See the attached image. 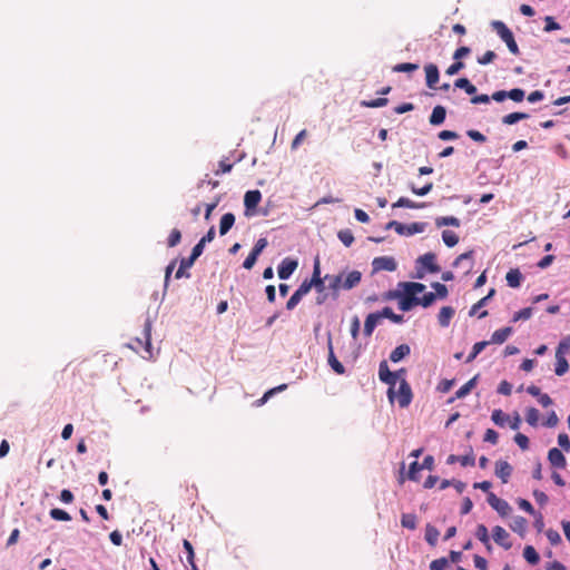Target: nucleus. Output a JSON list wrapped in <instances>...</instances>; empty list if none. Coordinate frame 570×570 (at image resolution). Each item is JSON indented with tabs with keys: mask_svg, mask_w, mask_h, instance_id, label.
<instances>
[{
	"mask_svg": "<svg viewBox=\"0 0 570 570\" xmlns=\"http://www.w3.org/2000/svg\"><path fill=\"white\" fill-rule=\"evenodd\" d=\"M404 293L400 295L399 307L403 312H407L417 305V294L425 291V285L416 282H406L401 284Z\"/></svg>",
	"mask_w": 570,
	"mask_h": 570,
	"instance_id": "obj_1",
	"label": "nucleus"
},
{
	"mask_svg": "<svg viewBox=\"0 0 570 570\" xmlns=\"http://www.w3.org/2000/svg\"><path fill=\"white\" fill-rule=\"evenodd\" d=\"M128 346L136 353L140 354L142 358L149 360L153 357L151 351V322L146 320L144 325L142 338H134Z\"/></svg>",
	"mask_w": 570,
	"mask_h": 570,
	"instance_id": "obj_2",
	"label": "nucleus"
},
{
	"mask_svg": "<svg viewBox=\"0 0 570 570\" xmlns=\"http://www.w3.org/2000/svg\"><path fill=\"white\" fill-rule=\"evenodd\" d=\"M493 29L497 31L498 36L505 42L509 51L512 55L518 56L520 53L518 43L514 40L512 31L505 26L502 21H493Z\"/></svg>",
	"mask_w": 570,
	"mask_h": 570,
	"instance_id": "obj_3",
	"label": "nucleus"
},
{
	"mask_svg": "<svg viewBox=\"0 0 570 570\" xmlns=\"http://www.w3.org/2000/svg\"><path fill=\"white\" fill-rule=\"evenodd\" d=\"M379 377L383 383L390 385L387 394H389V399L392 401L393 394H394V386L397 381V374H394L393 372L390 371L386 361H382L380 363Z\"/></svg>",
	"mask_w": 570,
	"mask_h": 570,
	"instance_id": "obj_4",
	"label": "nucleus"
},
{
	"mask_svg": "<svg viewBox=\"0 0 570 570\" xmlns=\"http://www.w3.org/2000/svg\"><path fill=\"white\" fill-rule=\"evenodd\" d=\"M425 226V223H412L410 225H403L396 220H392L386 225V228H394V230L400 235H413L424 232Z\"/></svg>",
	"mask_w": 570,
	"mask_h": 570,
	"instance_id": "obj_5",
	"label": "nucleus"
},
{
	"mask_svg": "<svg viewBox=\"0 0 570 570\" xmlns=\"http://www.w3.org/2000/svg\"><path fill=\"white\" fill-rule=\"evenodd\" d=\"M373 272H381V271H387V272H394L397 267L396 262L391 256H380L375 257L372 262Z\"/></svg>",
	"mask_w": 570,
	"mask_h": 570,
	"instance_id": "obj_6",
	"label": "nucleus"
},
{
	"mask_svg": "<svg viewBox=\"0 0 570 570\" xmlns=\"http://www.w3.org/2000/svg\"><path fill=\"white\" fill-rule=\"evenodd\" d=\"M488 503L494 509L501 517H505L511 511V507L509 503L498 498L493 492H489L488 494Z\"/></svg>",
	"mask_w": 570,
	"mask_h": 570,
	"instance_id": "obj_7",
	"label": "nucleus"
},
{
	"mask_svg": "<svg viewBox=\"0 0 570 570\" xmlns=\"http://www.w3.org/2000/svg\"><path fill=\"white\" fill-rule=\"evenodd\" d=\"M412 390L410 384L405 379H402L400 382L399 391H397V403L401 407H406L410 405L412 401Z\"/></svg>",
	"mask_w": 570,
	"mask_h": 570,
	"instance_id": "obj_8",
	"label": "nucleus"
},
{
	"mask_svg": "<svg viewBox=\"0 0 570 570\" xmlns=\"http://www.w3.org/2000/svg\"><path fill=\"white\" fill-rule=\"evenodd\" d=\"M492 537H493V540L497 544L501 546L502 548H504L505 550H509L511 549L512 547V543L511 541L509 540L510 539V534L507 532V530L504 528H502L501 525H495L493 529H492Z\"/></svg>",
	"mask_w": 570,
	"mask_h": 570,
	"instance_id": "obj_9",
	"label": "nucleus"
},
{
	"mask_svg": "<svg viewBox=\"0 0 570 570\" xmlns=\"http://www.w3.org/2000/svg\"><path fill=\"white\" fill-rule=\"evenodd\" d=\"M298 266V263L296 259H293V258H289V257H286L284 258L279 266H278V277L281 279H287L291 277V275L295 272V269L297 268Z\"/></svg>",
	"mask_w": 570,
	"mask_h": 570,
	"instance_id": "obj_10",
	"label": "nucleus"
},
{
	"mask_svg": "<svg viewBox=\"0 0 570 570\" xmlns=\"http://www.w3.org/2000/svg\"><path fill=\"white\" fill-rule=\"evenodd\" d=\"M566 352L558 346L556 351V367L554 372L558 376L566 374L569 370V363L564 356Z\"/></svg>",
	"mask_w": 570,
	"mask_h": 570,
	"instance_id": "obj_11",
	"label": "nucleus"
},
{
	"mask_svg": "<svg viewBox=\"0 0 570 570\" xmlns=\"http://www.w3.org/2000/svg\"><path fill=\"white\" fill-rule=\"evenodd\" d=\"M548 460H549L550 464L554 468H558V469L566 468V464H567L566 458H564L563 453L557 448H552L549 450Z\"/></svg>",
	"mask_w": 570,
	"mask_h": 570,
	"instance_id": "obj_12",
	"label": "nucleus"
},
{
	"mask_svg": "<svg viewBox=\"0 0 570 570\" xmlns=\"http://www.w3.org/2000/svg\"><path fill=\"white\" fill-rule=\"evenodd\" d=\"M262 199V194L259 190H248L244 196V205L246 208V215L248 212L256 208Z\"/></svg>",
	"mask_w": 570,
	"mask_h": 570,
	"instance_id": "obj_13",
	"label": "nucleus"
},
{
	"mask_svg": "<svg viewBox=\"0 0 570 570\" xmlns=\"http://www.w3.org/2000/svg\"><path fill=\"white\" fill-rule=\"evenodd\" d=\"M436 256L433 253H426L417 258V263L431 273L440 272V266L435 263Z\"/></svg>",
	"mask_w": 570,
	"mask_h": 570,
	"instance_id": "obj_14",
	"label": "nucleus"
},
{
	"mask_svg": "<svg viewBox=\"0 0 570 570\" xmlns=\"http://www.w3.org/2000/svg\"><path fill=\"white\" fill-rule=\"evenodd\" d=\"M495 474L503 483H507L512 474V466L509 462L500 460L495 463Z\"/></svg>",
	"mask_w": 570,
	"mask_h": 570,
	"instance_id": "obj_15",
	"label": "nucleus"
},
{
	"mask_svg": "<svg viewBox=\"0 0 570 570\" xmlns=\"http://www.w3.org/2000/svg\"><path fill=\"white\" fill-rule=\"evenodd\" d=\"M328 364L330 366L332 367V370L338 374V375H343L345 373V367L343 366V364L336 358L335 354H334V351H333V345H332V340L328 338Z\"/></svg>",
	"mask_w": 570,
	"mask_h": 570,
	"instance_id": "obj_16",
	"label": "nucleus"
},
{
	"mask_svg": "<svg viewBox=\"0 0 570 570\" xmlns=\"http://www.w3.org/2000/svg\"><path fill=\"white\" fill-rule=\"evenodd\" d=\"M424 69L426 76V86L429 88H434L440 77L438 67L434 63H429Z\"/></svg>",
	"mask_w": 570,
	"mask_h": 570,
	"instance_id": "obj_17",
	"label": "nucleus"
},
{
	"mask_svg": "<svg viewBox=\"0 0 570 570\" xmlns=\"http://www.w3.org/2000/svg\"><path fill=\"white\" fill-rule=\"evenodd\" d=\"M362 274L358 271H352L346 276L343 275V289H352L360 284Z\"/></svg>",
	"mask_w": 570,
	"mask_h": 570,
	"instance_id": "obj_18",
	"label": "nucleus"
},
{
	"mask_svg": "<svg viewBox=\"0 0 570 570\" xmlns=\"http://www.w3.org/2000/svg\"><path fill=\"white\" fill-rule=\"evenodd\" d=\"M455 314V311L451 306H443L439 314H438V321L440 326L448 327L450 325L451 320L453 318Z\"/></svg>",
	"mask_w": 570,
	"mask_h": 570,
	"instance_id": "obj_19",
	"label": "nucleus"
},
{
	"mask_svg": "<svg viewBox=\"0 0 570 570\" xmlns=\"http://www.w3.org/2000/svg\"><path fill=\"white\" fill-rule=\"evenodd\" d=\"M382 318L381 313H371L366 316L365 323H364V334L366 336H371L374 328L376 327L377 323Z\"/></svg>",
	"mask_w": 570,
	"mask_h": 570,
	"instance_id": "obj_20",
	"label": "nucleus"
},
{
	"mask_svg": "<svg viewBox=\"0 0 570 570\" xmlns=\"http://www.w3.org/2000/svg\"><path fill=\"white\" fill-rule=\"evenodd\" d=\"M411 352V348L407 344H401L396 346L390 354V360L393 363H397L402 361L405 356H407Z\"/></svg>",
	"mask_w": 570,
	"mask_h": 570,
	"instance_id": "obj_21",
	"label": "nucleus"
},
{
	"mask_svg": "<svg viewBox=\"0 0 570 570\" xmlns=\"http://www.w3.org/2000/svg\"><path fill=\"white\" fill-rule=\"evenodd\" d=\"M235 224V215L233 213H226L222 216L219 222V234L226 235Z\"/></svg>",
	"mask_w": 570,
	"mask_h": 570,
	"instance_id": "obj_22",
	"label": "nucleus"
},
{
	"mask_svg": "<svg viewBox=\"0 0 570 570\" xmlns=\"http://www.w3.org/2000/svg\"><path fill=\"white\" fill-rule=\"evenodd\" d=\"M455 462H460L462 466H468V465L473 466L475 463V458L472 453L468 454V455H463V456H458L454 454H451L448 456V459H446L448 464H454Z\"/></svg>",
	"mask_w": 570,
	"mask_h": 570,
	"instance_id": "obj_23",
	"label": "nucleus"
},
{
	"mask_svg": "<svg viewBox=\"0 0 570 570\" xmlns=\"http://www.w3.org/2000/svg\"><path fill=\"white\" fill-rule=\"evenodd\" d=\"M446 110L443 106H435L432 110V114L430 116V124L433 126H438L443 124L445 120Z\"/></svg>",
	"mask_w": 570,
	"mask_h": 570,
	"instance_id": "obj_24",
	"label": "nucleus"
},
{
	"mask_svg": "<svg viewBox=\"0 0 570 570\" xmlns=\"http://www.w3.org/2000/svg\"><path fill=\"white\" fill-rule=\"evenodd\" d=\"M511 333H512V327H502L500 330H497L495 332H493L489 344L490 343L502 344L508 340V337L511 335Z\"/></svg>",
	"mask_w": 570,
	"mask_h": 570,
	"instance_id": "obj_25",
	"label": "nucleus"
},
{
	"mask_svg": "<svg viewBox=\"0 0 570 570\" xmlns=\"http://www.w3.org/2000/svg\"><path fill=\"white\" fill-rule=\"evenodd\" d=\"M522 278L523 276L518 268L510 269L505 275L508 285L513 288L520 286Z\"/></svg>",
	"mask_w": 570,
	"mask_h": 570,
	"instance_id": "obj_26",
	"label": "nucleus"
},
{
	"mask_svg": "<svg viewBox=\"0 0 570 570\" xmlns=\"http://www.w3.org/2000/svg\"><path fill=\"white\" fill-rule=\"evenodd\" d=\"M479 375L473 376L471 380H469L465 384H463L456 392H455V399H463L465 397L472 389L476 385Z\"/></svg>",
	"mask_w": 570,
	"mask_h": 570,
	"instance_id": "obj_27",
	"label": "nucleus"
},
{
	"mask_svg": "<svg viewBox=\"0 0 570 570\" xmlns=\"http://www.w3.org/2000/svg\"><path fill=\"white\" fill-rule=\"evenodd\" d=\"M456 88L463 89L468 95H474L476 87L470 82L468 78H459L454 81Z\"/></svg>",
	"mask_w": 570,
	"mask_h": 570,
	"instance_id": "obj_28",
	"label": "nucleus"
},
{
	"mask_svg": "<svg viewBox=\"0 0 570 570\" xmlns=\"http://www.w3.org/2000/svg\"><path fill=\"white\" fill-rule=\"evenodd\" d=\"M527 118H529L528 114L515 111V112H511L509 115H505L502 118V122L504 125H513V124H515V122H518L520 120L527 119Z\"/></svg>",
	"mask_w": 570,
	"mask_h": 570,
	"instance_id": "obj_29",
	"label": "nucleus"
},
{
	"mask_svg": "<svg viewBox=\"0 0 570 570\" xmlns=\"http://www.w3.org/2000/svg\"><path fill=\"white\" fill-rule=\"evenodd\" d=\"M439 535H440V532L435 527H433L431 524L426 525L425 540L429 544L434 547L438 543Z\"/></svg>",
	"mask_w": 570,
	"mask_h": 570,
	"instance_id": "obj_30",
	"label": "nucleus"
},
{
	"mask_svg": "<svg viewBox=\"0 0 570 570\" xmlns=\"http://www.w3.org/2000/svg\"><path fill=\"white\" fill-rule=\"evenodd\" d=\"M523 557L531 564H537L540 560L539 553L532 546H525Z\"/></svg>",
	"mask_w": 570,
	"mask_h": 570,
	"instance_id": "obj_31",
	"label": "nucleus"
},
{
	"mask_svg": "<svg viewBox=\"0 0 570 570\" xmlns=\"http://www.w3.org/2000/svg\"><path fill=\"white\" fill-rule=\"evenodd\" d=\"M194 265V261L191 258H183L180 262V266L176 272L175 277L181 278V277H189L190 274L186 273L185 269L190 268Z\"/></svg>",
	"mask_w": 570,
	"mask_h": 570,
	"instance_id": "obj_32",
	"label": "nucleus"
},
{
	"mask_svg": "<svg viewBox=\"0 0 570 570\" xmlns=\"http://www.w3.org/2000/svg\"><path fill=\"white\" fill-rule=\"evenodd\" d=\"M416 523H417V520H416L415 514H413V513L402 514V518H401L402 527L410 529V530H414L416 528Z\"/></svg>",
	"mask_w": 570,
	"mask_h": 570,
	"instance_id": "obj_33",
	"label": "nucleus"
},
{
	"mask_svg": "<svg viewBox=\"0 0 570 570\" xmlns=\"http://www.w3.org/2000/svg\"><path fill=\"white\" fill-rule=\"evenodd\" d=\"M435 225L438 227H442V226L459 227L460 226V220L456 217H454V216L438 217L435 219Z\"/></svg>",
	"mask_w": 570,
	"mask_h": 570,
	"instance_id": "obj_34",
	"label": "nucleus"
},
{
	"mask_svg": "<svg viewBox=\"0 0 570 570\" xmlns=\"http://www.w3.org/2000/svg\"><path fill=\"white\" fill-rule=\"evenodd\" d=\"M488 345V341L476 342L472 347V352L466 357V363L472 362Z\"/></svg>",
	"mask_w": 570,
	"mask_h": 570,
	"instance_id": "obj_35",
	"label": "nucleus"
},
{
	"mask_svg": "<svg viewBox=\"0 0 570 570\" xmlns=\"http://www.w3.org/2000/svg\"><path fill=\"white\" fill-rule=\"evenodd\" d=\"M324 279H327L328 281V287L333 291H338L342 288V284H343V274H340V275H334V276H331V275H325Z\"/></svg>",
	"mask_w": 570,
	"mask_h": 570,
	"instance_id": "obj_36",
	"label": "nucleus"
},
{
	"mask_svg": "<svg viewBox=\"0 0 570 570\" xmlns=\"http://www.w3.org/2000/svg\"><path fill=\"white\" fill-rule=\"evenodd\" d=\"M424 206V204H417V203H414L413 200L406 198V197H401L397 199V202H395L392 207L393 208H396V207H405V208H422Z\"/></svg>",
	"mask_w": 570,
	"mask_h": 570,
	"instance_id": "obj_37",
	"label": "nucleus"
},
{
	"mask_svg": "<svg viewBox=\"0 0 570 570\" xmlns=\"http://www.w3.org/2000/svg\"><path fill=\"white\" fill-rule=\"evenodd\" d=\"M442 239L448 247H453L459 243L458 235L449 229L443 230Z\"/></svg>",
	"mask_w": 570,
	"mask_h": 570,
	"instance_id": "obj_38",
	"label": "nucleus"
},
{
	"mask_svg": "<svg viewBox=\"0 0 570 570\" xmlns=\"http://www.w3.org/2000/svg\"><path fill=\"white\" fill-rule=\"evenodd\" d=\"M338 239L346 246L350 247L354 242V235L351 229H341L337 233Z\"/></svg>",
	"mask_w": 570,
	"mask_h": 570,
	"instance_id": "obj_39",
	"label": "nucleus"
},
{
	"mask_svg": "<svg viewBox=\"0 0 570 570\" xmlns=\"http://www.w3.org/2000/svg\"><path fill=\"white\" fill-rule=\"evenodd\" d=\"M380 313H381L382 318L386 317V318L391 320L393 323L399 324V323L403 322V315L395 314L393 312V309L389 306L384 307L382 309V312H380Z\"/></svg>",
	"mask_w": 570,
	"mask_h": 570,
	"instance_id": "obj_40",
	"label": "nucleus"
},
{
	"mask_svg": "<svg viewBox=\"0 0 570 570\" xmlns=\"http://www.w3.org/2000/svg\"><path fill=\"white\" fill-rule=\"evenodd\" d=\"M491 420L499 426H504L509 416L500 409L494 410L491 415Z\"/></svg>",
	"mask_w": 570,
	"mask_h": 570,
	"instance_id": "obj_41",
	"label": "nucleus"
},
{
	"mask_svg": "<svg viewBox=\"0 0 570 570\" xmlns=\"http://www.w3.org/2000/svg\"><path fill=\"white\" fill-rule=\"evenodd\" d=\"M417 69H419V65L411 63V62L397 63L392 68V70L394 72H412V71H416Z\"/></svg>",
	"mask_w": 570,
	"mask_h": 570,
	"instance_id": "obj_42",
	"label": "nucleus"
},
{
	"mask_svg": "<svg viewBox=\"0 0 570 570\" xmlns=\"http://www.w3.org/2000/svg\"><path fill=\"white\" fill-rule=\"evenodd\" d=\"M49 514L53 520H57V521H70L71 520V517L68 512H66L65 510L58 509V508L51 509Z\"/></svg>",
	"mask_w": 570,
	"mask_h": 570,
	"instance_id": "obj_43",
	"label": "nucleus"
},
{
	"mask_svg": "<svg viewBox=\"0 0 570 570\" xmlns=\"http://www.w3.org/2000/svg\"><path fill=\"white\" fill-rule=\"evenodd\" d=\"M389 102L387 98H376L372 100H362L361 106L366 108H379L386 106Z\"/></svg>",
	"mask_w": 570,
	"mask_h": 570,
	"instance_id": "obj_44",
	"label": "nucleus"
},
{
	"mask_svg": "<svg viewBox=\"0 0 570 570\" xmlns=\"http://www.w3.org/2000/svg\"><path fill=\"white\" fill-rule=\"evenodd\" d=\"M539 417L540 413L535 407H529L527 410L525 420L530 425L535 426L538 424Z\"/></svg>",
	"mask_w": 570,
	"mask_h": 570,
	"instance_id": "obj_45",
	"label": "nucleus"
},
{
	"mask_svg": "<svg viewBox=\"0 0 570 570\" xmlns=\"http://www.w3.org/2000/svg\"><path fill=\"white\" fill-rule=\"evenodd\" d=\"M436 299V295L432 292L425 293L422 297H417V305L423 307L431 306Z\"/></svg>",
	"mask_w": 570,
	"mask_h": 570,
	"instance_id": "obj_46",
	"label": "nucleus"
},
{
	"mask_svg": "<svg viewBox=\"0 0 570 570\" xmlns=\"http://www.w3.org/2000/svg\"><path fill=\"white\" fill-rule=\"evenodd\" d=\"M507 96L509 99H511L515 102H521L524 99L525 92L521 88H513V89L507 91Z\"/></svg>",
	"mask_w": 570,
	"mask_h": 570,
	"instance_id": "obj_47",
	"label": "nucleus"
},
{
	"mask_svg": "<svg viewBox=\"0 0 570 570\" xmlns=\"http://www.w3.org/2000/svg\"><path fill=\"white\" fill-rule=\"evenodd\" d=\"M181 240V233L179 229L174 228L167 239L168 247H175L177 246Z\"/></svg>",
	"mask_w": 570,
	"mask_h": 570,
	"instance_id": "obj_48",
	"label": "nucleus"
},
{
	"mask_svg": "<svg viewBox=\"0 0 570 570\" xmlns=\"http://www.w3.org/2000/svg\"><path fill=\"white\" fill-rule=\"evenodd\" d=\"M475 537L482 542V543H489V532L488 528L484 524H479L475 530Z\"/></svg>",
	"mask_w": 570,
	"mask_h": 570,
	"instance_id": "obj_49",
	"label": "nucleus"
},
{
	"mask_svg": "<svg viewBox=\"0 0 570 570\" xmlns=\"http://www.w3.org/2000/svg\"><path fill=\"white\" fill-rule=\"evenodd\" d=\"M321 279H323L321 277V263H320V258L316 257L315 261H314L313 274H312V277L308 281L312 284H315V283H317Z\"/></svg>",
	"mask_w": 570,
	"mask_h": 570,
	"instance_id": "obj_50",
	"label": "nucleus"
},
{
	"mask_svg": "<svg viewBox=\"0 0 570 570\" xmlns=\"http://www.w3.org/2000/svg\"><path fill=\"white\" fill-rule=\"evenodd\" d=\"M532 316V308L531 307H525V308H522L520 309L519 312H517L513 317H512V321L513 322H518L520 320H529L530 317Z\"/></svg>",
	"mask_w": 570,
	"mask_h": 570,
	"instance_id": "obj_51",
	"label": "nucleus"
},
{
	"mask_svg": "<svg viewBox=\"0 0 570 570\" xmlns=\"http://www.w3.org/2000/svg\"><path fill=\"white\" fill-rule=\"evenodd\" d=\"M432 287L435 289L436 298H445L449 294L448 287L442 283L435 282Z\"/></svg>",
	"mask_w": 570,
	"mask_h": 570,
	"instance_id": "obj_52",
	"label": "nucleus"
},
{
	"mask_svg": "<svg viewBox=\"0 0 570 570\" xmlns=\"http://www.w3.org/2000/svg\"><path fill=\"white\" fill-rule=\"evenodd\" d=\"M423 470L422 465L417 462V461H414L410 464V469H409V473H407V476L410 480H413V481H417V472Z\"/></svg>",
	"mask_w": 570,
	"mask_h": 570,
	"instance_id": "obj_53",
	"label": "nucleus"
},
{
	"mask_svg": "<svg viewBox=\"0 0 570 570\" xmlns=\"http://www.w3.org/2000/svg\"><path fill=\"white\" fill-rule=\"evenodd\" d=\"M497 58V55L492 50L485 51L481 57L478 58L480 65L491 63Z\"/></svg>",
	"mask_w": 570,
	"mask_h": 570,
	"instance_id": "obj_54",
	"label": "nucleus"
},
{
	"mask_svg": "<svg viewBox=\"0 0 570 570\" xmlns=\"http://www.w3.org/2000/svg\"><path fill=\"white\" fill-rule=\"evenodd\" d=\"M514 442L519 445L521 450H528L529 449V439L527 435L522 433H517L514 435Z\"/></svg>",
	"mask_w": 570,
	"mask_h": 570,
	"instance_id": "obj_55",
	"label": "nucleus"
},
{
	"mask_svg": "<svg viewBox=\"0 0 570 570\" xmlns=\"http://www.w3.org/2000/svg\"><path fill=\"white\" fill-rule=\"evenodd\" d=\"M544 22H546V26H544L543 30L546 32H551L553 30L560 29V24L558 22H556L553 17H551V16H547L544 18Z\"/></svg>",
	"mask_w": 570,
	"mask_h": 570,
	"instance_id": "obj_56",
	"label": "nucleus"
},
{
	"mask_svg": "<svg viewBox=\"0 0 570 570\" xmlns=\"http://www.w3.org/2000/svg\"><path fill=\"white\" fill-rule=\"evenodd\" d=\"M432 188H433V184L432 183H429V184L424 185L421 188H417L414 185H411L412 193L417 195V196H424V195L429 194L432 190Z\"/></svg>",
	"mask_w": 570,
	"mask_h": 570,
	"instance_id": "obj_57",
	"label": "nucleus"
},
{
	"mask_svg": "<svg viewBox=\"0 0 570 570\" xmlns=\"http://www.w3.org/2000/svg\"><path fill=\"white\" fill-rule=\"evenodd\" d=\"M302 298H303V296L295 291L293 293V295L289 297V299L287 301L286 308L288 311L294 309L297 306V304L301 302Z\"/></svg>",
	"mask_w": 570,
	"mask_h": 570,
	"instance_id": "obj_58",
	"label": "nucleus"
},
{
	"mask_svg": "<svg viewBox=\"0 0 570 570\" xmlns=\"http://www.w3.org/2000/svg\"><path fill=\"white\" fill-rule=\"evenodd\" d=\"M446 566H448V559L439 558V559L433 560L430 563V569L431 570H444L446 568Z\"/></svg>",
	"mask_w": 570,
	"mask_h": 570,
	"instance_id": "obj_59",
	"label": "nucleus"
},
{
	"mask_svg": "<svg viewBox=\"0 0 570 570\" xmlns=\"http://www.w3.org/2000/svg\"><path fill=\"white\" fill-rule=\"evenodd\" d=\"M466 135H468L472 140H474V141H476V142H481V144H482V142H485V141H487V137H485L482 132H480V131H478V130L470 129V130H468V131H466Z\"/></svg>",
	"mask_w": 570,
	"mask_h": 570,
	"instance_id": "obj_60",
	"label": "nucleus"
},
{
	"mask_svg": "<svg viewBox=\"0 0 570 570\" xmlns=\"http://www.w3.org/2000/svg\"><path fill=\"white\" fill-rule=\"evenodd\" d=\"M558 444L566 452L570 451V439L566 433H560L558 435Z\"/></svg>",
	"mask_w": 570,
	"mask_h": 570,
	"instance_id": "obj_61",
	"label": "nucleus"
},
{
	"mask_svg": "<svg viewBox=\"0 0 570 570\" xmlns=\"http://www.w3.org/2000/svg\"><path fill=\"white\" fill-rule=\"evenodd\" d=\"M527 520L523 517H517L511 525L513 531L522 532L525 529Z\"/></svg>",
	"mask_w": 570,
	"mask_h": 570,
	"instance_id": "obj_62",
	"label": "nucleus"
},
{
	"mask_svg": "<svg viewBox=\"0 0 570 570\" xmlns=\"http://www.w3.org/2000/svg\"><path fill=\"white\" fill-rule=\"evenodd\" d=\"M512 392V385L511 383H509L508 381H501L500 384H499V387H498V393L502 394V395H510Z\"/></svg>",
	"mask_w": 570,
	"mask_h": 570,
	"instance_id": "obj_63",
	"label": "nucleus"
},
{
	"mask_svg": "<svg viewBox=\"0 0 570 570\" xmlns=\"http://www.w3.org/2000/svg\"><path fill=\"white\" fill-rule=\"evenodd\" d=\"M498 439H499V434L494 430L488 429L485 431V434H484V438H483V440L485 442H489V443H492V444H497L498 443Z\"/></svg>",
	"mask_w": 570,
	"mask_h": 570,
	"instance_id": "obj_64",
	"label": "nucleus"
}]
</instances>
